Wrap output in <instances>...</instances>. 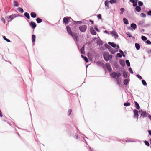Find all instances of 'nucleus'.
Masks as SVG:
<instances>
[{
	"instance_id": "nucleus-1",
	"label": "nucleus",
	"mask_w": 151,
	"mask_h": 151,
	"mask_svg": "<svg viewBox=\"0 0 151 151\" xmlns=\"http://www.w3.org/2000/svg\"><path fill=\"white\" fill-rule=\"evenodd\" d=\"M67 30L69 34L72 36L75 41H78V35L75 33H73L70 28L67 26L66 27Z\"/></svg>"
},
{
	"instance_id": "nucleus-2",
	"label": "nucleus",
	"mask_w": 151,
	"mask_h": 151,
	"mask_svg": "<svg viewBox=\"0 0 151 151\" xmlns=\"http://www.w3.org/2000/svg\"><path fill=\"white\" fill-rule=\"evenodd\" d=\"M17 14H13L10 16H8L6 17V19L8 22L11 21L14 18L19 16Z\"/></svg>"
},
{
	"instance_id": "nucleus-3",
	"label": "nucleus",
	"mask_w": 151,
	"mask_h": 151,
	"mask_svg": "<svg viewBox=\"0 0 151 151\" xmlns=\"http://www.w3.org/2000/svg\"><path fill=\"white\" fill-rule=\"evenodd\" d=\"M103 57L105 60L106 61H108L109 60H111L112 58V55H109L107 53L104 54Z\"/></svg>"
},
{
	"instance_id": "nucleus-4",
	"label": "nucleus",
	"mask_w": 151,
	"mask_h": 151,
	"mask_svg": "<svg viewBox=\"0 0 151 151\" xmlns=\"http://www.w3.org/2000/svg\"><path fill=\"white\" fill-rule=\"evenodd\" d=\"M87 28V26L86 25H83L80 26L79 29V30L82 32H86Z\"/></svg>"
},
{
	"instance_id": "nucleus-5",
	"label": "nucleus",
	"mask_w": 151,
	"mask_h": 151,
	"mask_svg": "<svg viewBox=\"0 0 151 151\" xmlns=\"http://www.w3.org/2000/svg\"><path fill=\"white\" fill-rule=\"evenodd\" d=\"M111 76L113 78H115L116 77L117 78H119L121 76V73L120 72L116 73L115 72H113L111 74Z\"/></svg>"
},
{
	"instance_id": "nucleus-6",
	"label": "nucleus",
	"mask_w": 151,
	"mask_h": 151,
	"mask_svg": "<svg viewBox=\"0 0 151 151\" xmlns=\"http://www.w3.org/2000/svg\"><path fill=\"white\" fill-rule=\"evenodd\" d=\"M111 34L112 35V37H114L115 39H117L119 37L117 33L115 30H114L111 32Z\"/></svg>"
},
{
	"instance_id": "nucleus-7",
	"label": "nucleus",
	"mask_w": 151,
	"mask_h": 151,
	"mask_svg": "<svg viewBox=\"0 0 151 151\" xmlns=\"http://www.w3.org/2000/svg\"><path fill=\"white\" fill-rule=\"evenodd\" d=\"M108 44L111 46L112 47L115 48L116 49L118 50L119 48V45H116V44L114 42H108Z\"/></svg>"
},
{
	"instance_id": "nucleus-8",
	"label": "nucleus",
	"mask_w": 151,
	"mask_h": 151,
	"mask_svg": "<svg viewBox=\"0 0 151 151\" xmlns=\"http://www.w3.org/2000/svg\"><path fill=\"white\" fill-rule=\"evenodd\" d=\"M71 19L70 17H65L63 18V22L65 24H66L68 23V22Z\"/></svg>"
},
{
	"instance_id": "nucleus-9",
	"label": "nucleus",
	"mask_w": 151,
	"mask_h": 151,
	"mask_svg": "<svg viewBox=\"0 0 151 151\" xmlns=\"http://www.w3.org/2000/svg\"><path fill=\"white\" fill-rule=\"evenodd\" d=\"M105 46L106 47L108 48V49L110 50V51L112 54H114V53L115 51L110 46H109L107 44H105Z\"/></svg>"
},
{
	"instance_id": "nucleus-10",
	"label": "nucleus",
	"mask_w": 151,
	"mask_h": 151,
	"mask_svg": "<svg viewBox=\"0 0 151 151\" xmlns=\"http://www.w3.org/2000/svg\"><path fill=\"white\" fill-rule=\"evenodd\" d=\"M70 136H73L74 138L76 139H78V136L76 133H75L73 130L71 131V133H70Z\"/></svg>"
},
{
	"instance_id": "nucleus-11",
	"label": "nucleus",
	"mask_w": 151,
	"mask_h": 151,
	"mask_svg": "<svg viewBox=\"0 0 151 151\" xmlns=\"http://www.w3.org/2000/svg\"><path fill=\"white\" fill-rule=\"evenodd\" d=\"M133 112H134V118H137V120L138 119V116H139L138 111L137 110L135 109V110H134V111Z\"/></svg>"
},
{
	"instance_id": "nucleus-12",
	"label": "nucleus",
	"mask_w": 151,
	"mask_h": 151,
	"mask_svg": "<svg viewBox=\"0 0 151 151\" xmlns=\"http://www.w3.org/2000/svg\"><path fill=\"white\" fill-rule=\"evenodd\" d=\"M90 31L91 33L93 35H96V33L94 30L93 27H90Z\"/></svg>"
},
{
	"instance_id": "nucleus-13",
	"label": "nucleus",
	"mask_w": 151,
	"mask_h": 151,
	"mask_svg": "<svg viewBox=\"0 0 151 151\" xmlns=\"http://www.w3.org/2000/svg\"><path fill=\"white\" fill-rule=\"evenodd\" d=\"M29 24L30 26L33 29H34L36 27V24L33 21H31Z\"/></svg>"
},
{
	"instance_id": "nucleus-14",
	"label": "nucleus",
	"mask_w": 151,
	"mask_h": 151,
	"mask_svg": "<svg viewBox=\"0 0 151 151\" xmlns=\"http://www.w3.org/2000/svg\"><path fill=\"white\" fill-rule=\"evenodd\" d=\"M106 66L109 72H110L112 71L111 68L109 63H106Z\"/></svg>"
},
{
	"instance_id": "nucleus-15",
	"label": "nucleus",
	"mask_w": 151,
	"mask_h": 151,
	"mask_svg": "<svg viewBox=\"0 0 151 151\" xmlns=\"http://www.w3.org/2000/svg\"><path fill=\"white\" fill-rule=\"evenodd\" d=\"M139 112L141 113V115L142 116L143 118H144L145 117L147 116V114L146 112V111H142V110H141L139 111Z\"/></svg>"
},
{
	"instance_id": "nucleus-16",
	"label": "nucleus",
	"mask_w": 151,
	"mask_h": 151,
	"mask_svg": "<svg viewBox=\"0 0 151 151\" xmlns=\"http://www.w3.org/2000/svg\"><path fill=\"white\" fill-rule=\"evenodd\" d=\"M123 75L124 78H125L129 77V75H128V73L125 71H123Z\"/></svg>"
},
{
	"instance_id": "nucleus-17",
	"label": "nucleus",
	"mask_w": 151,
	"mask_h": 151,
	"mask_svg": "<svg viewBox=\"0 0 151 151\" xmlns=\"http://www.w3.org/2000/svg\"><path fill=\"white\" fill-rule=\"evenodd\" d=\"M97 44L100 46L102 45H103V42L100 39H98L97 40Z\"/></svg>"
},
{
	"instance_id": "nucleus-18",
	"label": "nucleus",
	"mask_w": 151,
	"mask_h": 151,
	"mask_svg": "<svg viewBox=\"0 0 151 151\" xmlns=\"http://www.w3.org/2000/svg\"><path fill=\"white\" fill-rule=\"evenodd\" d=\"M129 82V80L128 79H125L123 81L124 84V85H126L128 84Z\"/></svg>"
},
{
	"instance_id": "nucleus-19",
	"label": "nucleus",
	"mask_w": 151,
	"mask_h": 151,
	"mask_svg": "<svg viewBox=\"0 0 151 151\" xmlns=\"http://www.w3.org/2000/svg\"><path fill=\"white\" fill-rule=\"evenodd\" d=\"M127 142H139V141L138 140H126Z\"/></svg>"
},
{
	"instance_id": "nucleus-20",
	"label": "nucleus",
	"mask_w": 151,
	"mask_h": 151,
	"mask_svg": "<svg viewBox=\"0 0 151 151\" xmlns=\"http://www.w3.org/2000/svg\"><path fill=\"white\" fill-rule=\"evenodd\" d=\"M123 21L124 24H127L129 23L128 20L125 18H124L123 19Z\"/></svg>"
},
{
	"instance_id": "nucleus-21",
	"label": "nucleus",
	"mask_w": 151,
	"mask_h": 151,
	"mask_svg": "<svg viewBox=\"0 0 151 151\" xmlns=\"http://www.w3.org/2000/svg\"><path fill=\"white\" fill-rule=\"evenodd\" d=\"M130 26L132 28L134 29H135L137 27L136 24L134 23H132L131 24Z\"/></svg>"
},
{
	"instance_id": "nucleus-22",
	"label": "nucleus",
	"mask_w": 151,
	"mask_h": 151,
	"mask_svg": "<svg viewBox=\"0 0 151 151\" xmlns=\"http://www.w3.org/2000/svg\"><path fill=\"white\" fill-rule=\"evenodd\" d=\"M31 17L33 18H35L36 17V14L35 12H32L30 14Z\"/></svg>"
},
{
	"instance_id": "nucleus-23",
	"label": "nucleus",
	"mask_w": 151,
	"mask_h": 151,
	"mask_svg": "<svg viewBox=\"0 0 151 151\" xmlns=\"http://www.w3.org/2000/svg\"><path fill=\"white\" fill-rule=\"evenodd\" d=\"M36 38L35 36L33 34L32 35V42H33V45L35 44V40Z\"/></svg>"
},
{
	"instance_id": "nucleus-24",
	"label": "nucleus",
	"mask_w": 151,
	"mask_h": 151,
	"mask_svg": "<svg viewBox=\"0 0 151 151\" xmlns=\"http://www.w3.org/2000/svg\"><path fill=\"white\" fill-rule=\"evenodd\" d=\"M82 54H85L84 51V46H83L81 49L80 50Z\"/></svg>"
},
{
	"instance_id": "nucleus-25",
	"label": "nucleus",
	"mask_w": 151,
	"mask_h": 151,
	"mask_svg": "<svg viewBox=\"0 0 151 151\" xmlns=\"http://www.w3.org/2000/svg\"><path fill=\"white\" fill-rule=\"evenodd\" d=\"M119 63L123 67L125 65V62L123 60H120L119 61Z\"/></svg>"
},
{
	"instance_id": "nucleus-26",
	"label": "nucleus",
	"mask_w": 151,
	"mask_h": 151,
	"mask_svg": "<svg viewBox=\"0 0 151 151\" xmlns=\"http://www.w3.org/2000/svg\"><path fill=\"white\" fill-rule=\"evenodd\" d=\"M134 102L136 108L138 109H140V106L139 104L136 101H135Z\"/></svg>"
},
{
	"instance_id": "nucleus-27",
	"label": "nucleus",
	"mask_w": 151,
	"mask_h": 151,
	"mask_svg": "<svg viewBox=\"0 0 151 151\" xmlns=\"http://www.w3.org/2000/svg\"><path fill=\"white\" fill-rule=\"evenodd\" d=\"M81 57L83 58L85 62L86 63L88 62V60L87 58L86 57L84 56L83 55H81Z\"/></svg>"
},
{
	"instance_id": "nucleus-28",
	"label": "nucleus",
	"mask_w": 151,
	"mask_h": 151,
	"mask_svg": "<svg viewBox=\"0 0 151 151\" xmlns=\"http://www.w3.org/2000/svg\"><path fill=\"white\" fill-rule=\"evenodd\" d=\"M135 46L136 49L137 50H139L140 48V45L138 43H136L135 44Z\"/></svg>"
},
{
	"instance_id": "nucleus-29",
	"label": "nucleus",
	"mask_w": 151,
	"mask_h": 151,
	"mask_svg": "<svg viewBox=\"0 0 151 151\" xmlns=\"http://www.w3.org/2000/svg\"><path fill=\"white\" fill-rule=\"evenodd\" d=\"M141 9V8L139 6H136L135 7V10L138 12H140Z\"/></svg>"
},
{
	"instance_id": "nucleus-30",
	"label": "nucleus",
	"mask_w": 151,
	"mask_h": 151,
	"mask_svg": "<svg viewBox=\"0 0 151 151\" xmlns=\"http://www.w3.org/2000/svg\"><path fill=\"white\" fill-rule=\"evenodd\" d=\"M36 20L38 23H40L42 22V20L39 18H37Z\"/></svg>"
},
{
	"instance_id": "nucleus-31",
	"label": "nucleus",
	"mask_w": 151,
	"mask_h": 151,
	"mask_svg": "<svg viewBox=\"0 0 151 151\" xmlns=\"http://www.w3.org/2000/svg\"><path fill=\"white\" fill-rule=\"evenodd\" d=\"M24 15L27 19H29L30 18V16L28 13L27 12L25 13L24 14Z\"/></svg>"
},
{
	"instance_id": "nucleus-32",
	"label": "nucleus",
	"mask_w": 151,
	"mask_h": 151,
	"mask_svg": "<svg viewBox=\"0 0 151 151\" xmlns=\"http://www.w3.org/2000/svg\"><path fill=\"white\" fill-rule=\"evenodd\" d=\"M13 3V5L14 6L18 7V4L16 1H14Z\"/></svg>"
},
{
	"instance_id": "nucleus-33",
	"label": "nucleus",
	"mask_w": 151,
	"mask_h": 151,
	"mask_svg": "<svg viewBox=\"0 0 151 151\" xmlns=\"http://www.w3.org/2000/svg\"><path fill=\"white\" fill-rule=\"evenodd\" d=\"M3 39H4L5 40H6V41H7V42H11L10 40H9V39H7V38H6V37H5V36H3Z\"/></svg>"
},
{
	"instance_id": "nucleus-34",
	"label": "nucleus",
	"mask_w": 151,
	"mask_h": 151,
	"mask_svg": "<svg viewBox=\"0 0 151 151\" xmlns=\"http://www.w3.org/2000/svg\"><path fill=\"white\" fill-rule=\"evenodd\" d=\"M17 10L19 12H20L21 13H23L24 12L23 9L21 8H18Z\"/></svg>"
},
{
	"instance_id": "nucleus-35",
	"label": "nucleus",
	"mask_w": 151,
	"mask_h": 151,
	"mask_svg": "<svg viewBox=\"0 0 151 151\" xmlns=\"http://www.w3.org/2000/svg\"><path fill=\"white\" fill-rule=\"evenodd\" d=\"M73 22H74V24H81L82 23V22L81 21H73Z\"/></svg>"
},
{
	"instance_id": "nucleus-36",
	"label": "nucleus",
	"mask_w": 151,
	"mask_h": 151,
	"mask_svg": "<svg viewBox=\"0 0 151 151\" xmlns=\"http://www.w3.org/2000/svg\"><path fill=\"white\" fill-rule=\"evenodd\" d=\"M124 105L126 106H128L130 105V103L129 102L124 103Z\"/></svg>"
},
{
	"instance_id": "nucleus-37",
	"label": "nucleus",
	"mask_w": 151,
	"mask_h": 151,
	"mask_svg": "<svg viewBox=\"0 0 151 151\" xmlns=\"http://www.w3.org/2000/svg\"><path fill=\"white\" fill-rule=\"evenodd\" d=\"M72 111V110L70 109H69L68 111V116L70 115L71 114Z\"/></svg>"
},
{
	"instance_id": "nucleus-38",
	"label": "nucleus",
	"mask_w": 151,
	"mask_h": 151,
	"mask_svg": "<svg viewBox=\"0 0 151 151\" xmlns=\"http://www.w3.org/2000/svg\"><path fill=\"white\" fill-rule=\"evenodd\" d=\"M141 39L143 41H146L147 39V37L144 36H141Z\"/></svg>"
},
{
	"instance_id": "nucleus-39",
	"label": "nucleus",
	"mask_w": 151,
	"mask_h": 151,
	"mask_svg": "<svg viewBox=\"0 0 151 151\" xmlns=\"http://www.w3.org/2000/svg\"><path fill=\"white\" fill-rule=\"evenodd\" d=\"M109 2L108 0H106L105 2V5L106 6H109Z\"/></svg>"
},
{
	"instance_id": "nucleus-40",
	"label": "nucleus",
	"mask_w": 151,
	"mask_h": 151,
	"mask_svg": "<svg viewBox=\"0 0 151 151\" xmlns=\"http://www.w3.org/2000/svg\"><path fill=\"white\" fill-rule=\"evenodd\" d=\"M126 63L128 66L129 67L130 66V63L129 60H126Z\"/></svg>"
},
{
	"instance_id": "nucleus-41",
	"label": "nucleus",
	"mask_w": 151,
	"mask_h": 151,
	"mask_svg": "<svg viewBox=\"0 0 151 151\" xmlns=\"http://www.w3.org/2000/svg\"><path fill=\"white\" fill-rule=\"evenodd\" d=\"M142 84L144 86H146L147 85V83L144 80H142Z\"/></svg>"
},
{
	"instance_id": "nucleus-42",
	"label": "nucleus",
	"mask_w": 151,
	"mask_h": 151,
	"mask_svg": "<svg viewBox=\"0 0 151 151\" xmlns=\"http://www.w3.org/2000/svg\"><path fill=\"white\" fill-rule=\"evenodd\" d=\"M116 2V0H110L109 2L111 4L115 3Z\"/></svg>"
},
{
	"instance_id": "nucleus-43",
	"label": "nucleus",
	"mask_w": 151,
	"mask_h": 151,
	"mask_svg": "<svg viewBox=\"0 0 151 151\" xmlns=\"http://www.w3.org/2000/svg\"><path fill=\"white\" fill-rule=\"evenodd\" d=\"M144 143L147 146H149L150 145L149 143V142L146 140L145 141Z\"/></svg>"
},
{
	"instance_id": "nucleus-44",
	"label": "nucleus",
	"mask_w": 151,
	"mask_h": 151,
	"mask_svg": "<svg viewBox=\"0 0 151 151\" xmlns=\"http://www.w3.org/2000/svg\"><path fill=\"white\" fill-rule=\"evenodd\" d=\"M141 16L142 17H143V18H145L146 17V15L144 13H141Z\"/></svg>"
},
{
	"instance_id": "nucleus-45",
	"label": "nucleus",
	"mask_w": 151,
	"mask_h": 151,
	"mask_svg": "<svg viewBox=\"0 0 151 151\" xmlns=\"http://www.w3.org/2000/svg\"><path fill=\"white\" fill-rule=\"evenodd\" d=\"M138 4L139 6H142L143 5V3L141 1H139L138 2Z\"/></svg>"
},
{
	"instance_id": "nucleus-46",
	"label": "nucleus",
	"mask_w": 151,
	"mask_h": 151,
	"mask_svg": "<svg viewBox=\"0 0 151 151\" xmlns=\"http://www.w3.org/2000/svg\"><path fill=\"white\" fill-rule=\"evenodd\" d=\"M129 70L131 73H133V72L132 71V69L130 67L129 68Z\"/></svg>"
},
{
	"instance_id": "nucleus-47",
	"label": "nucleus",
	"mask_w": 151,
	"mask_h": 151,
	"mask_svg": "<svg viewBox=\"0 0 151 151\" xmlns=\"http://www.w3.org/2000/svg\"><path fill=\"white\" fill-rule=\"evenodd\" d=\"M116 56L117 57H119V58H121L122 57V54H120L119 53H118L116 54Z\"/></svg>"
},
{
	"instance_id": "nucleus-48",
	"label": "nucleus",
	"mask_w": 151,
	"mask_h": 151,
	"mask_svg": "<svg viewBox=\"0 0 151 151\" xmlns=\"http://www.w3.org/2000/svg\"><path fill=\"white\" fill-rule=\"evenodd\" d=\"M146 43L148 45H151V42L149 40H147L146 41Z\"/></svg>"
},
{
	"instance_id": "nucleus-49",
	"label": "nucleus",
	"mask_w": 151,
	"mask_h": 151,
	"mask_svg": "<svg viewBox=\"0 0 151 151\" xmlns=\"http://www.w3.org/2000/svg\"><path fill=\"white\" fill-rule=\"evenodd\" d=\"M136 76L139 80L142 79V77L139 75L137 74L136 75Z\"/></svg>"
},
{
	"instance_id": "nucleus-50",
	"label": "nucleus",
	"mask_w": 151,
	"mask_h": 151,
	"mask_svg": "<svg viewBox=\"0 0 151 151\" xmlns=\"http://www.w3.org/2000/svg\"><path fill=\"white\" fill-rule=\"evenodd\" d=\"M127 35L128 37H132V35L131 34L129 33H128L127 34Z\"/></svg>"
},
{
	"instance_id": "nucleus-51",
	"label": "nucleus",
	"mask_w": 151,
	"mask_h": 151,
	"mask_svg": "<svg viewBox=\"0 0 151 151\" xmlns=\"http://www.w3.org/2000/svg\"><path fill=\"white\" fill-rule=\"evenodd\" d=\"M98 18L99 19H101V14H99L97 15Z\"/></svg>"
},
{
	"instance_id": "nucleus-52",
	"label": "nucleus",
	"mask_w": 151,
	"mask_h": 151,
	"mask_svg": "<svg viewBox=\"0 0 151 151\" xmlns=\"http://www.w3.org/2000/svg\"><path fill=\"white\" fill-rule=\"evenodd\" d=\"M116 80L117 81V84L118 85H119L120 84L119 83V78H116Z\"/></svg>"
},
{
	"instance_id": "nucleus-53",
	"label": "nucleus",
	"mask_w": 151,
	"mask_h": 151,
	"mask_svg": "<svg viewBox=\"0 0 151 151\" xmlns=\"http://www.w3.org/2000/svg\"><path fill=\"white\" fill-rule=\"evenodd\" d=\"M147 14L149 16H151V10H149Z\"/></svg>"
},
{
	"instance_id": "nucleus-54",
	"label": "nucleus",
	"mask_w": 151,
	"mask_h": 151,
	"mask_svg": "<svg viewBox=\"0 0 151 151\" xmlns=\"http://www.w3.org/2000/svg\"><path fill=\"white\" fill-rule=\"evenodd\" d=\"M94 28L96 30V31H97L98 32H99V29L97 28L96 26H95L94 27Z\"/></svg>"
},
{
	"instance_id": "nucleus-55",
	"label": "nucleus",
	"mask_w": 151,
	"mask_h": 151,
	"mask_svg": "<svg viewBox=\"0 0 151 151\" xmlns=\"http://www.w3.org/2000/svg\"><path fill=\"white\" fill-rule=\"evenodd\" d=\"M120 11L122 12H124V11L125 10H124V9L123 8H121L120 9Z\"/></svg>"
},
{
	"instance_id": "nucleus-56",
	"label": "nucleus",
	"mask_w": 151,
	"mask_h": 151,
	"mask_svg": "<svg viewBox=\"0 0 151 151\" xmlns=\"http://www.w3.org/2000/svg\"><path fill=\"white\" fill-rule=\"evenodd\" d=\"M1 21L3 22L4 23V24L5 23V19L3 18H2L1 19Z\"/></svg>"
},
{
	"instance_id": "nucleus-57",
	"label": "nucleus",
	"mask_w": 151,
	"mask_h": 151,
	"mask_svg": "<svg viewBox=\"0 0 151 151\" xmlns=\"http://www.w3.org/2000/svg\"><path fill=\"white\" fill-rule=\"evenodd\" d=\"M143 21H140L139 22V24L141 25V24H143Z\"/></svg>"
},
{
	"instance_id": "nucleus-58",
	"label": "nucleus",
	"mask_w": 151,
	"mask_h": 151,
	"mask_svg": "<svg viewBox=\"0 0 151 151\" xmlns=\"http://www.w3.org/2000/svg\"><path fill=\"white\" fill-rule=\"evenodd\" d=\"M133 4V6H135L137 5V3H136L135 2H134V3Z\"/></svg>"
},
{
	"instance_id": "nucleus-59",
	"label": "nucleus",
	"mask_w": 151,
	"mask_h": 151,
	"mask_svg": "<svg viewBox=\"0 0 151 151\" xmlns=\"http://www.w3.org/2000/svg\"><path fill=\"white\" fill-rule=\"evenodd\" d=\"M130 1L132 3H134L135 2L134 0H130Z\"/></svg>"
},
{
	"instance_id": "nucleus-60",
	"label": "nucleus",
	"mask_w": 151,
	"mask_h": 151,
	"mask_svg": "<svg viewBox=\"0 0 151 151\" xmlns=\"http://www.w3.org/2000/svg\"><path fill=\"white\" fill-rule=\"evenodd\" d=\"M119 52H120V53L121 54H123L124 52H123L122 50H120L119 51Z\"/></svg>"
},
{
	"instance_id": "nucleus-61",
	"label": "nucleus",
	"mask_w": 151,
	"mask_h": 151,
	"mask_svg": "<svg viewBox=\"0 0 151 151\" xmlns=\"http://www.w3.org/2000/svg\"><path fill=\"white\" fill-rule=\"evenodd\" d=\"M149 134L150 135H151V130H150L148 131Z\"/></svg>"
},
{
	"instance_id": "nucleus-62",
	"label": "nucleus",
	"mask_w": 151,
	"mask_h": 151,
	"mask_svg": "<svg viewBox=\"0 0 151 151\" xmlns=\"http://www.w3.org/2000/svg\"><path fill=\"white\" fill-rule=\"evenodd\" d=\"M104 32L105 33H106V34H108V32L106 30H105L104 31Z\"/></svg>"
},
{
	"instance_id": "nucleus-63",
	"label": "nucleus",
	"mask_w": 151,
	"mask_h": 151,
	"mask_svg": "<svg viewBox=\"0 0 151 151\" xmlns=\"http://www.w3.org/2000/svg\"><path fill=\"white\" fill-rule=\"evenodd\" d=\"M90 22H91L92 24L93 23V21L92 20H90Z\"/></svg>"
},
{
	"instance_id": "nucleus-64",
	"label": "nucleus",
	"mask_w": 151,
	"mask_h": 151,
	"mask_svg": "<svg viewBox=\"0 0 151 151\" xmlns=\"http://www.w3.org/2000/svg\"><path fill=\"white\" fill-rule=\"evenodd\" d=\"M148 117L151 120V116L150 115H149Z\"/></svg>"
}]
</instances>
